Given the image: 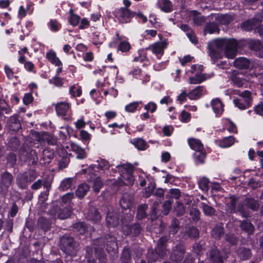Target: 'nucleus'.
Segmentation results:
<instances>
[{
    "instance_id": "nucleus-1",
    "label": "nucleus",
    "mask_w": 263,
    "mask_h": 263,
    "mask_svg": "<svg viewBox=\"0 0 263 263\" xmlns=\"http://www.w3.org/2000/svg\"><path fill=\"white\" fill-rule=\"evenodd\" d=\"M209 54L213 62L222 58L223 53L228 59H233L236 56L238 44L233 39H218L208 45Z\"/></svg>"
},
{
    "instance_id": "nucleus-2",
    "label": "nucleus",
    "mask_w": 263,
    "mask_h": 263,
    "mask_svg": "<svg viewBox=\"0 0 263 263\" xmlns=\"http://www.w3.org/2000/svg\"><path fill=\"white\" fill-rule=\"evenodd\" d=\"M119 171L120 177L118 178L120 182H117L114 181L113 184L116 185H121L124 184L126 185H132L134 183V177L133 176V167L130 164L123 163L116 166Z\"/></svg>"
},
{
    "instance_id": "nucleus-3",
    "label": "nucleus",
    "mask_w": 263,
    "mask_h": 263,
    "mask_svg": "<svg viewBox=\"0 0 263 263\" xmlns=\"http://www.w3.org/2000/svg\"><path fill=\"white\" fill-rule=\"evenodd\" d=\"M60 247L66 255L69 256L74 255L77 251L76 243L72 237L68 236L65 235L61 238Z\"/></svg>"
},
{
    "instance_id": "nucleus-4",
    "label": "nucleus",
    "mask_w": 263,
    "mask_h": 263,
    "mask_svg": "<svg viewBox=\"0 0 263 263\" xmlns=\"http://www.w3.org/2000/svg\"><path fill=\"white\" fill-rule=\"evenodd\" d=\"M166 240V237H162L158 240L157 247L155 249V252H154L153 251H148V258L149 261H155L159 258L162 257L164 254H166V250L164 245Z\"/></svg>"
},
{
    "instance_id": "nucleus-5",
    "label": "nucleus",
    "mask_w": 263,
    "mask_h": 263,
    "mask_svg": "<svg viewBox=\"0 0 263 263\" xmlns=\"http://www.w3.org/2000/svg\"><path fill=\"white\" fill-rule=\"evenodd\" d=\"M202 66L198 65H193L191 68V72L194 74V77L189 78V83L191 84H198L202 83L210 78L206 74L201 73Z\"/></svg>"
},
{
    "instance_id": "nucleus-6",
    "label": "nucleus",
    "mask_w": 263,
    "mask_h": 263,
    "mask_svg": "<svg viewBox=\"0 0 263 263\" xmlns=\"http://www.w3.org/2000/svg\"><path fill=\"white\" fill-rule=\"evenodd\" d=\"M235 106L240 109H245L251 105L250 92L245 90L240 93L238 97L233 100Z\"/></svg>"
},
{
    "instance_id": "nucleus-7",
    "label": "nucleus",
    "mask_w": 263,
    "mask_h": 263,
    "mask_svg": "<svg viewBox=\"0 0 263 263\" xmlns=\"http://www.w3.org/2000/svg\"><path fill=\"white\" fill-rule=\"evenodd\" d=\"M94 169L95 168L93 166H90L87 170H83V171L85 173L89 174L90 177L88 178V180L92 182L93 190L95 192L98 193L103 186V183L101 178L94 174Z\"/></svg>"
},
{
    "instance_id": "nucleus-8",
    "label": "nucleus",
    "mask_w": 263,
    "mask_h": 263,
    "mask_svg": "<svg viewBox=\"0 0 263 263\" xmlns=\"http://www.w3.org/2000/svg\"><path fill=\"white\" fill-rule=\"evenodd\" d=\"M49 213L54 217L60 219H64L68 218L71 213V210L69 206L61 208V207L53 206L51 210L49 211Z\"/></svg>"
},
{
    "instance_id": "nucleus-9",
    "label": "nucleus",
    "mask_w": 263,
    "mask_h": 263,
    "mask_svg": "<svg viewBox=\"0 0 263 263\" xmlns=\"http://www.w3.org/2000/svg\"><path fill=\"white\" fill-rule=\"evenodd\" d=\"M35 178V172L31 171L27 173L19 175L17 178V183L21 188L25 189L28 183L34 180Z\"/></svg>"
},
{
    "instance_id": "nucleus-10",
    "label": "nucleus",
    "mask_w": 263,
    "mask_h": 263,
    "mask_svg": "<svg viewBox=\"0 0 263 263\" xmlns=\"http://www.w3.org/2000/svg\"><path fill=\"white\" fill-rule=\"evenodd\" d=\"M134 14V12H131L127 8H121L116 11L115 17L120 23H127L130 22Z\"/></svg>"
},
{
    "instance_id": "nucleus-11",
    "label": "nucleus",
    "mask_w": 263,
    "mask_h": 263,
    "mask_svg": "<svg viewBox=\"0 0 263 263\" xmlns=\"http://www.w3.org/2000/svg\"><path fill=\"white\" fill-rule=\"evenodd\" d=\"M44 187L46 189L45 192H42L41 193L39 197V201L37 205L40 208L41 211H46V206L47 204L45 203V201L48 199V196L49 195V191L51 187L50 183L49 182H45L44 183Z\"/></svg>"
},
{
    "instance_id": "nucleus-12",
    "label": "nucleus",
    "mask_w": 263,
    "mask_h": 263,
    "mask_svg": "<svg viewBox=\"0 0 263 263\" xmlns=\"http://www.w3.org/2000/svg\"><path fill=\"white\" fill-rule=\"evenodd\" d=\"M184 15L187 20H193L195 25L197 26L201 25L205 22V18L196 11H187Z\"/></svg>"
},
{
    "instance_id": "nucleus-13",
    "label": "nucleus",
    "mask_w": 263,
    "mask_h": 263,
    "mask_svg": "<svg viewBox=\"0 0 263 263\" xmlns=\"http://www.w3.org/2000/svg\"><path fill=\"white\" fill-rule=\"evenodd\" d=\"M167 46V43L166 41L157 42L149 47L148 49L152 50L153 53L155 54L158 59H160L163 54V51Z\"/></svg>"
},
{
    "instance_id": "nucleus-14",
    "label": "nucleus",
    "mask_w": 263,
    "mask_h": 263,
    "mask_svg": "<svg viewBox=\"0 0 263 263\" xmlns=\"http://www.w3.org/2000/svg\"><path fill=\"white\" fill-rule=\"evenodd\" d=\"M206 93L205 88L203 86H198L191 90L187 93V97L190 100H197Z\"/></svg>"
},
{
    "instance_id": "nucleus-15",
    "label": "nucleus",
    "mask_w": 263,
    "mask_h": 263,
    "mask_svg": "<svg viewBox=\"0 0 263 263\" xmlns=\"http://www.w3.org/2000/svg\"><path fill=\"white\" fill-rule=\"evenodd\" d=\"M55 110L59 116L64 117L70 111V104L65 102L58 103L55 105Z\"/></svg>"
},
{
    "instance_id": "nucleus-16",
    "label": "nucleus",
    "mask_w": 263,
    "mask_h": 263,
    "mask_svg": "<svg viewBox=\"0 0 263 263\" xmlns=\"http://www.w3.org/2000/svg\"><path fill=\"white\" fill-rule=\"evenodd\" d=\"M184 251V248L182 245L177 246L176 249L173 251L171 255V259L177 262L181 261L183 258Z\"/></svg>"
},
{
    "instance_id": "nucleus-17",
    "label": "nucleus",
    "mask_w": 263,
    "mask_h": 263,
    "mask_svg": "<svg viewBox=\"0 0 263 263\" xmlns=\"http://www.w3.org/2000/svg\"><path fill=\"white\" fill-rule=\"evenodd\" d=\"M211 105L216 116H220L223 112V105L221 101L218 99H215L211 101Z\"/></svg>"
},
{
    "instance_id": "nucleus-18",
    "label": "nucleus",
    "mask_w": 263,
    "mask_h": 263,
    "mask_svg": "<svg viewBox=\"0 0 263 263\" xmlns=\"http://www.w3.org/2000/svg\"><path fill=\"white\" fill-rule=\"evenodd\" d=\"M157 7L166 13L170 12L173 10V6L170 0H158Z\"/></svg>"
},
{
    "instance_id": "nucleus-19",
    "label": "nucleus",
    "mask_w": 263,
    "mask_h": 263,
    "mask_svg": "<svg viewBox=\"0 0 263 263\" xmlns=\"http://www.w3.org/2000/svg\"><path fill=\"white\" fill-rule=\"evenodd\" d=\"M46 58L48 61L54 66H59L61 64V61L57 57L56 52L52 49H50L46 52Z\"/></svg>"
},
{
    "instance_id": "nucleus-20",
    "label": "nucleus",
    "mask_w": 263,
    "mask_h": 263,
    "mask_svg": "<svg viewBox=\"0 0 263 263\" xmlns=\"http://www.w3.org/2000/svg\"><path fill=\"white\" fill-rule=\"evenodd\" d=\"M106 224L109 228H114L119 223L117 213L109 212L106 216Z\"/></svg>"
},
{
    "instance_id": "nucleus-21",
    "label": "nucleus",
    "mask_w": 263,
    "mask_h": 263,
    "mask_svg": "<svg viewBox=\"0 0 263 263\" xmlns=\"http://www.w3.org/2000/svg\"><path fill=\"white\" fill-rule=\"evenodd\" d=\"M133 198L128 194L125 193L123 195L120 201V204L122 208L124 210L130 209L132 205Z\"/></svg>"
},
{
    "instance_id": "nucleus-22",
    "label": "nucleus",
    "mask_w": 263,
    "mask_h": 263,
    "mask_svg": "<svg viewBox=\"0 0 263 263\" xmlns=\"http://www.w3.org/2000/svg\"><path fill=\"white\" fill-rule=\"evenodd\" d=\"M122 224H124V221H122ZM123 231L124 234L129 235L130 233L133 232L135 235L138 234L140 232L141 228L139 224H136L132 227L128 226H122Z\"/></svg>"
},
{
    "instance_id": "nucleus-23",
    "label": "nucleus",
    "mask_w": 263,
    "mask_h": 263,
    "mask_svg": "<svg viewBox=\"0 0 263 263\" xmlns=\"http://www.w3.org/2000/svg\"><path fill=\"white\" fill-rule=\"evenodd\" d=\"M70 148L77 155V158L82 159L86 157V154L84 149L81 147L79 145L72 143L70 144Z\"/></svg>"
},
{
    "instance_id": "nucleus-24",
    "label": "nucleus",
    "mask_w": 263,
    "mask_h": 263,
    "mask_svg": "<svg viewBox=\"0 0 263 263\" xmlns=\"http://www.w3.org/2000/svg\"><path fill=\"white\" fill-rule=\"evenodd\" d=\"M133 61L134 62H145L143 65H149V62L146 56V52L145 49H140L138 51V55L136 56Z\"/></svg>"
},
{
    "instance_id": "nucleus-25",
    "label": "nucleus",
    "mask_w": 263,
    "mask_h": 263,
    "mask_svg": "<svg viewBox=\"0 0 263 263\" xmlns=\"http://www.w3.org/2000/svg\"><path fill=\"white\" fill-rule=\"evenodd\" d=\"M35 136L36 140L41 144L47 142L48 144H54V142H52L50 139V136L45 132L35 133Z\"/></svg>"
},
{
    "instance_id": "nucleus-26",
    "label": "nucleus",
    "mask_w": 263,
    "mask_h": 263,
    "mask_svg": "<svg viewBox=\"0 0 263 263\" xmlns=\"http://www.w3.org/2000/svg\"><path fill=\"white\" fill-rule=\"evenodd\" d=\"M210 256L213 263H222L223 257L216 248L214 247L210 253Z\"/></svg>"
},
{
    "instance_id": "nucleus-27",
    "label": "nucleus",
    "mask_w": 263,
    "mask_h": 263,
    "mask_svg": "<svg viewBox=\"0 0 263 263\" xmlns=\"http://www.w3.org/2000/svg\"><path fill=\"white\" fill-rule=\"evenodd\" d=\"M234 66L239 69L246 68L249 66V61L245 58L241 57L236 59L233 62Z\"/></svg>"
},
{
    "instance_id": "nucleus-28",
    "label": "nucleus",
    "mask_w": 263,
    "mask_h": 263,
    "mask_svg": "<svg viewBox=\"0 0 263 263\" xmlns=\"http://www.w3.org/2000/svg\"><path fill=\"white\" fill-rule=\"evenodd\" d=\"M89 189V186L86 183H84L80 184L76 192L77 196L80 198H82L85 196Z\"/></svg>"
},
{
    "instance_id": "nucleus-29",
    "label": "nucleus",
    "mask_w": 263,
    "mask_h": 263,
    "mask_svg": "<svg viewBox=\"0 0 263 263\" xmlns=\"http://www.w3.org/2000/svg\"><path fill=\"white\" fill-rule=\"evenodd\" d=\"M87 218L88 220L96 222L100 219L101 216L97 209L92 208L89 210Z\"/></svg>"
},
{
    "instance_id": "nucleus-30",
    "label": "nucleus",
    "mask_w": 263,
    "mask_h": 263,
    "mask_svg": "<svg viewBox=\"0 0 263 263\" xmlns=\"http://www.w3.org/2000/svg\"><path fill=\"white\" fill-rule=\"evenodd\" d=\"M234 142V138L232 136H229L219 140L218 145L221 148H228L232 146Z\"/></svg>"
},
{
    "instance_id": "nucleus-31",
    "label": "nucleus",
    "mask_w": 263,
    "mask_h": 263,
    "mask_svg": "<svg viewBox=\"0 0 263 263\" xmlns=\"http://www.w3.org/2000/svg\"><path fill=\"white\" fill-rule=\"evenodd\" d=\"M131 143L139 150L144 151L147 148L146 142L141 138L134 139Z\"/></svg>"
},
{
    "instance_id": "nucleus-32",
    "label": "nucleus",
    "mask_w": 263,
    "mask_h": 263,
    "mask_svg": "<svg viewBox=\"0 0 263 263\" xmlns=\"http://www.w3.org/2000/svg\"><path fill=\"white\" fill-rule=\"evenodd\" d=\"M188 143L190 147L195 151L203 150V146L200 140L194 138L189 139Z\"/></svg>"
},
{
    "instance_id": "nucleus-33",
    "label": "nucleus",
    "mask_w": 263,
    "mask_h": 263,
    "mask_svg": "<svg viewBox=\"0 0 263 263\" xmlns=\"http://www.w3.org/2000/svg\"><path fill=\"white\" fill-rule=\"evenodd\" d=\"M12 176L11 174L5 172L4 173L2 177L1 186L2 187H9L12 182Z\"/></svg>"
},
{
    "instance_id": "nucleus-34",
    "label": "nucleus",
    "mask_w": 263,
    "mask_h": 263,
    "mask_svg": "<svg viewBox=\"0 0 263 263\" xmlns=\"http://www.w3.org/2000/svg\"><path fill=\"white\" fill-rule=\"evenodd\" d=\"M215 18L222 25H228L233 21V17L231 14H226L223 15H217Z\"/></svg>"
},
{
    "instance_id": "nucleus-35",
    "label": "nucleus",
    "mask_w": 263,
    "mask_h": 263,
    "mask_svg": "<svg viewBox=\"0 0 263 263\" xmlns=\"http://www.w3.org/2000/svg\"><path fill=\"white\" fill-rule=\"evenodd\" d=\"M243 204L246 207L254 211L257 210L259 208V204L257 202L252 198H246L243 201Z\"/></svg>"
},
{
    "instance_id": "nucleus-36",
    "label": "nucleus",
    "mask_w": 263,
    "mask_h": 263,
    "mask_svg": "<svg viewBox=\"0 0 263 263\" xmlns=\"http://www.w3.org/2000/svg\"><path fill=\"white\" fill-rule=\"evenodd\" d=\"M47 26L49 30L52 32H57L61 27L60 23L55 19L50 20L48 23Z\"/></svg>"
},
{
    "instance_id": "nucleus-37",
    "label": "nucleus",
    "mask_w": 263,
    "mask_h": 263,
    "mask_svg": "<svg viewBox=\"0 0 263 263\" xmlns=\"http://www.w3.org/2000/svg\"><path fill=\"white\" fill-rule=\"evenodd\" d=\"M73 181L72 178H66L64 179L61 182L60 189L63 191H65L69 189L71 186Z\"/></svg>"
},
{
    "instance_id": "nucleus-38",
    "label": "nucleus",
    "mask_w": 263,
    "mask_h": 263,
    "mask_svg": "<svg viewBox=\"0 0 263 263\" xmlns=\"http://www.w3.org/2000/svg\"><path fill=\"white\" fill-rule=\"evenodd\" d=\"M219 29L216 23H211L207 24L204 29L205 33H209L210 34L218 33Z\"/></svg>"
},
{
    "instance_id": "nucleus-39",
    "label": "nucleus",
    "mask_w": 263,
    "mask_h": 263,
    "mask_svg": "<svg viewBox=\"0 0 263 263\" xmlns=\"http://www.w3.org/2000/svg\"><path fill=\"white\" fill-rule=\"evenodd\" d=\"M97 164L95 166L91 165L95 169L93 171H96V169L101 168L102 170H106L109 168L110 165L107 161L104 159H100L97 160Z\"/></svg>"
},
{
    "instance_id": "nucleus-40",
    "label": "nucleus",
    "mask_w": 263,
    "mask_h": 263,
    "mask_svg": "<svg viewBox=\"0 0 263 263\" xmlns=\"http://www.w3.org/2000/svg\"><path fill=\"white\" fill-rule=\"evenodd\" d=\"M106 250L108 252L114 253L116 252L117 249V245L115 241V238L114 237H110L109 240L107 239L106 242Z\"/></svg>"
},
{
    "instance_id": "nucleus-41",
    "label": "nucleus",
    "mask_w": 263,
    "mask_h": 263,
    "mask_svg": "<svg viewBox=\"0 0 263 263\" xmlns=\"http://www.w3.org/2000/svg\"><path fill=\"white\" fill-rule=\"evenodd\" d=\"M224 128L229 132L234 133L236 131L235 125L229 119H224L222 120Z\"/></svg>"
},
{
    "instance_id": "nucleus-42",
    "label": "nucleus",
    "mask_w": 263,
    "mask_h": 263,
    "mask_svg": "<svg viewBox=\"0 0 263 263\" xmlns=\"http://www.w3.org/2000/svg\"><path fill=\"white\" fill-rule=\"evenodd\" d=\"M193 156L197 162L202 163L205 158V153L203 150H198L194 152Z\"/></svg>"
},
{
    "instance_id": "nucleus-43",
    "label": "nucleus",
    "mask_w": 263,
    "mask_h": 263,
    "mask_svg": "<svg viewBox=\"0 0 263 263\" xmlns=\"http://www.w3.org/2000/svg\"><path fill=\"white\" fill-rule=\"evenodd\" d=\"M141 104V101H135L132 102L125 107V110L128 112H135L139 105Z\"/></svg>"
},
{
    "instance_id": "nucleus-44",
    "label": "nucleus",
    "mask_w": 263,
    "mask_h": 263,
    "mask_svg": "<svg viewBox=\"0 0 263 263\" xmlns=\"http://www.w3.org/2000/svg\"><path fill=\"white\" fill-rule=\"evenodd\" d=\"M146 180H148L150 182L151 181H154L153 178L146 175L144 173H142L139 175V184L141 186H144L146 185Z\"/></svg>"
},
{
    "instance_id": "nucleus-45",
    "label": "nucleus",
    "mask_w": 263,
    "mask_h": 263,
    "mask_svg": "<svg viewBox=\"0 0 263 263\" xmlns=\"http://www.w3.org/2000/svg\"><path fill=\"white\" fill-rule=\"evenodd\" d=\"M69 93L73 97H80L82 93L81 88L78 85H73L70 87Z\"/></svg>"
},
{
    "instance_id": "nucleus-46",
    "label": "nucleus",
    "mask_w": 263,
    "mask_h": 263,
    "mask_svg": "<svg viewBox=\"0 0 263 263\" xmlns=\"http://www.w3.org/2000/svg\"><path fill=\"white\" fill-rule=\"evenodd\" d=\"M209 179L203 177L199 181V187L202 191L207 192L209 190Z\"/></svg>"
},
{
    "instance_id": "nucleus-47",
    "label": "nucleus",
    "mask_w": 263,
    "mask_h": 263,
    "mask_svg": "<svg viewBox=\"0 0 263 263\" xmlns=\"http://www.w3.org/2000/svg\"><path fill=\"white\" fill-rule=\"evenodd\" d=\"M240 227L242 230H244L248 234L252 233L254 231V227L250 222L243 221L241 223Z\"/></svg>"
},
{
    "instance_id": "nucleus-48",
    "label": "nucleus",
    "mask_w": 263,
    "mask_h": 263,
    "mask_svg": "<svg viewBox=\"0 0 263 263\" xmlns=\"http://www.w3.org/2000/svg\"><path fill=\"white\" fill-rule=\"evenodd\" d=\"M130 49V45L129 42L126 41H121L119 46L118 49L122 52H127Z\"/></svg>"
},
{
    "instance_id": "nucleus-49",
    "label": "nucleus",
    "mask_w": 263,
    "mask_h": 263,
    "mask_svg": "<svg viewBox=\"0 0 263 263\" xmlns=\"http://www.w3.org/2000/svg\"><path fill=\"white\" fill-rule=\"evenodd\" d=\"M201 206L202 207L203 213L209 216L212 215L215 212V210L211 206L202 202L201 203Z\"/></svg>"
},
{
    "instance_id": "nucleus-50",
    "label": "nucleus",
    "mask_w": 263,
    "mask_h": 263,
    "mask_svg": "<svg viewBox=\"0 0 263 263\" xmlns=\"http://www.w3.org/2000/svg\"><path fill=\"white\" fill-rule=\"evenodd\" d=\"M147 208V206L146 204H142L140 205L137 210V217L139 219H141L145 217V210Z\"/></svg>"
},
{
    "instance_id": "nucleus-51",
    "label": "nucleus",
    "mask_w": 263,
    "mask_h": 263,
    "mask_svg": "<svg viewBox=\"0 0 263 263\" xmlns=\"http://www.w3.org/2000/svg\"><path fill=\"white\" fill-rule=\"evenodd\" d=\"M232 80L233 83L238 87L242 86L246 81V80L243 78L242 76L241 77L240 74L233 77Z\"/></svg>"
},
{
    "instance_id": "nucleus-52",
    "label": "nucleus",
    "mask_w": 263,
    "mask_h": 263,
    "mask_svg": "<svg viewBox=\"0 0 263 263\" xmlns=\"http://www.w3.org/2000/svg\"><path fill=\"white\" fill-rule=\"evenodd\" d=\"M155 189V183L154 181H151L148 186L145 189V192L143 193V196L148 198L150 197Z\"/></svg>"
},
{
    "instance_id": "nucleus-53",
    "label": "nucleus",
    "mask_w": 263,
    "mask_h": 263,
    "mask_svg": "<svg viewBox=\"0 0 263 263\" xmlns=\"http://www.w3.org/2000/svg\"><path fill=\"white\" fill-rule=\"evenodd\" d=\"M80 136L81 139L83 142H89L91 139V135L86 130L82 129L80 132Z\"/></svg>"
},
{
    "instance_id": "nucleus-54",
    "label": "nucleus",
    "mask_w": 263,
    "mask_h": 263,
    "mask_svg": "<svg viewBox=\"0 0 263 263\" xmlns=\"http://www.w3.org/2000/svg\"><path fill=\"white\" fill-rule=\"evenodd\" d=\"M251 252L249 249L241 248L239 251V256L242 259H247L251 256Z\"/></svg>"
},
{
    "instance_id": "nucleus-55",
    "label": "nucleus",
    "mask_w": 263,
    "mask_h": 263,
    "mask_svg": "<svg viewBox=\"0 0 263 263\" xmlns=\"http://www.w3.org/2000/svg\"><path fill=\"white\" fill-rule=\"evenodd\" d=\"M142 70L141 68L136 67L131 69L129 71L128 74L132 76V77L135 79H139L142 74Z\"/></svg>"
},
{
    "instance_id": "nucleus-56",
    "label": "nucleus",
    "mask_w": 263,
    "mask_h": 263,
    "mask_svg": "<svg viewBox=\"0 0 263 263\" xmlns=\"http://www.w3.org/2000/svg\"><path fill=\"white\" fill-rule=\"evenodd\" d=\"M92 43L94 45H100L103 42V37L100 35L99 32H95L92 36Z\"/></svg>"
},
{
    "instance_id": "nucleus-57",
    "label": "nucleus",
    "mask_w": 263,
    "mask_h": 263,
    "mask_svg": "<svg viewBox=\"0 0 263 263\" xmlns=\"http://www.w3.org/2000/svg\"><path fill=\"white\" fill-rule=\"evenodd\" d=\"M80 22V17L78 15L75 14H71L70 18H69V23L70 24L73 26H76L78 25Z\"/></svg>"
},
{
    "instance_id": "nucleus-58",
    "label": "nucleus",
    "mask_w": 263,
    "mask_h": 263,
    "mask_svg": "<svg viewBox=\"0 0 263 263\" xmlns=\"http://www.w3.org/2000/svg\"><path fill=\"white\" fill-rule=\"evenodd\" d=\"M157 108V104L153 102H149L144 106V109L152 113L154 112Z\"/></svg>"
},
{
    "instance_id": "nucleus-59",
    "label": "nucleus",
    "mask_w": 263,
    "mask_h": 263,
    "mask_svg": "<svg viewBox=\"0 0 263 263\" xmlns=\"http://www.w3.org/2000/svg\"><path fill=\"white\" fill-rule=\"evenodd\" d=\"M43 158L45 161V163H49L50 161L53 157V154L52 152H49L48 149H45L43 151Z\"/></svg>"
},
{
    "instance_id": "nucleus-60",
    "label": "nucleus",
    "mask_w": 263,
    "mask_h": 263,
    "mask_svg": "<svg viewBox=\"0 0 263 263\" xmlns=\"http://www.w3.org/2000/svg\"><path fill=\"white\" fill-rule=\"evenodd\" d=\"M253 21V20H249L243 22L241 25V28L247 31L253 29L254 26L252 23Z\"/></svg>"
},
{
    "instance_id": "nucleus-61",
    "label": "nucleus",
    "mask_w": 263,
    "mask_h": 263,
    "mask_svg": "<svg viewBox=\"0 0 263 263\" xmlns=\"http://www.w3.org/2000/svg\"><path fill=\"white\" fill-rule=\"evenodd\" d=\"M73 228L76 229L80 234H83L86 231V228L83 222H78L74 224Z\"/></svg>"
},
{
    "instance_id": "nucleus-62",
    "label": "nucleus",
    "mask_w": 263,
    "mask_h": 263,
    "mask_svg": "<svg viewBox=\"0 0 263 263\" xmlns=\"http://www.w3.org/2000/svg\"><path fill=\"white\" fill-rule=\"evenodd\" d=\"M163 177L165 178L164 181L165 183L172 185L176 184L175 182L176 180V178L174 176L170 174H167L165 177L163 176Z\"/></svg>"
},
{
    "instance_id": "nucleus-63",
    "label": "nucleus",
    "mask_w": 263,
    "mask_h": 263,
    "mask_svg": "<svg viewBox=\"0 0 263 263\" xmlns=\"http://www.w3.org/2000/svg\"><path fill=\"white\" fill-rule=\"evenodd\" d=\"M191 115L185 110L182 111L180 115V120L181 122L186 123L190 120Z\"/></svg>"
},
{
    "instance_id": "nucleus-64",
    "label": "nucleus",
    "mask_w": 263,
    "mask_h": 263,
    "mask_svg": "<svg viewBox=\"0 0 263 263\" xmlns=\"http://www.w3.org/2000/svg\"><path fill=\"white\" fill-rule=\"evenodd\" d=\"M69 163V159L67 156L62 157V159L59 161V167L60 169L65 168Z\"/></svg>"
}]
</instances>
